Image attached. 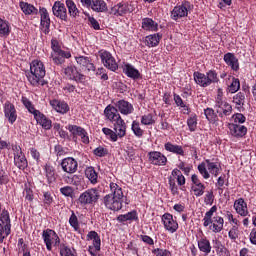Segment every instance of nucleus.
<instances>
[{
	"label": "nucleus",
	"instance_id": "nucleus-1",
	"mask_svg": "<svg viewBox=\"0 0 256 256\" xmlns=\"http://www.w3.org/2000/svg\"><path fill=\"white\" fill-rule=\"evenodd\" d=\"M111 193L104 197V205L110 211H121L123 208V189L115 182L110 183Z\"/></svg>",
	"mask_w": 256,
	"mask_h": 256
},
{
	"label": "nucleus",
	"instance_id": "nucleus-2",
	"mask_svg": "<svg viewBox=\"0 0 256 256\" xmlns=\"http://www.w3.org/2000/svg\"><path fill=\"white\" fill-rule=\"evenodd\" d=\"M46 73L45 64L41 60H33L30 64V74L27 75V79L33 87H43L47 85V81L44 79Z\"/></svg>",
	"mask_w": 256,
	"mask_h": 256
},
{
	"label": "nucleus",
	"instance_id": "nucleus-3",
	"mask_svg": "<svg viewBox=\"0 0 256 256\" xmlns=\"http://www.w3.org/2000/svg\"><path fill=\"white\" fill-rule=\"evenodd\" d=\"M42 239L46 245L47 251H53V247H59L61 239L57 232L51 229H46L42 232Z\"/></svg>",
	"mask_w": 256,
	"mask_h": 256
},
{
	"label": "nucleus",
	"instance_id": "nucleus-4",
	"mask_svg": "<svg viewBox=\"0 0 256 256\" xmlns=\"http://www.w3.org/2000/svg\"><path fill=\"white\" fill-rule=\"evenodd\" d=\"M97 201H99V191L95 188L84 191L78 198L80 205H93Z\"/></svg>",
	"mask_w": 256,
	"mask_h": 256
},
{
	"label": "nucleus",
	"instance_id": "nucleus-5",
	"mask_svg": "<svg viewBox=\"0 0 256 256\" xmlns=\"http://www.w3.org/2000/svg\"><path fill=\"white\" fill-rule=\"evenodd\" d=\"M98 53L101 62L103 63L104 67H106V69H109L110 71H117V69H119V65L117 64L115 57H113L109 51L100 50Z\"/></svg>",
	"mask_w": 256,
	"mask_h": 256
},
{
	"label": "nucleus",
	"instance_id": "nucleus-6",
	"mask_svg": "<svg viewBox=\"0 0 256 256\" xmlns=\"http://www.w3.org/2000/svg\"><path fill=\"white\" fill-rule=\"evenodd\" d=\"M87 241H92V245L88 247V252L92 256H97V253L101 251V237L95 231H90L86 236Z\"/></svg>",
	"mask_w": 256,
	"mask_h": 256
},
{
	"label": "nucleus",
	"instance_id": "nucleus-7",
	"mask_svg": "<svg viewBox=\"0 0 256 256\" xmlns=\"http://www.w3.org/2000/svg\"><path fill=\"white\" fill-rule=\"evenodd\" d=\"M12 150L14 151V165L18 169H21L22 171L24 169H27L29 164L27 162V158L25 157V154H23V150H21V147L14 145L12 147Z\"/></svg>",
	"mask_w": 256,
	"mask_h": 256
},
{
	"label": "nucleus",
	"instance_id": "nucleus-8",
	"mask_svg": "<svg viewBox=\"0 0 256 256\" xmlns=\"http://www.w3.org/2000/svg\"><path fill=\"white\" fill-rule=\"evenodd\" d=\"M64 74L66 77H68V79L71 81H76V83H85V80L87 79V76L79 72L75 66H68L64 68Z\"/></svg>",
	"mask_w": 256,
	"mask_h": 256
},
{
	"label": "nucleus",
	"instance_id": "nucleus-9",
	"mask_svg": "<svg viewBox=\"0 0 256 256\" xmlns=\"http://www.w3.org/2000/svg\"><path fill=\"white\" fill-rule=\"evenodd\" d=\"M215 109L221 119H223V117H229V115L233 113V107L231 104L221 100H218V102L215 103Z\"/></svg>",
	"mask_w": 256,
	"mask_h": 256
},
{
	"label": "nucleus",
	"instance_id": "nucleus-10",
	"mask_svg": "<svg viewBox=\"0 0 256 256\" xmlns=\"http://www.w3.org/2000/svg\"><path fill=\"white\" fill-rule=\"evenodd\" d=\"M162 222L164 229L169 231V233H175L177 229H179V223H177V220H174L173 215L170 213H165L162 215Z\"/></svg>",
	"mask_w": 256,
	"mask_h": 256
},
{
	"label": "nucleus",
	"instance_id": "nucleus-11",
	"mask_svg": "<svg viewBox=\"0 0 256 256\" xmlns=\"http://www.w3.org/2000/svg\"><path fill=\"white\" fill-rule=\"evenodd\" d=\"M189 15V2L182 3L181 5L175 6L171 11V18L174 21L187 17Z\"/></svg>",
	"mask_w": 256,
	"mask_h": 256
},
{
	"label": "nucleus",
	"instance_id": "nucleus-12",
	"mask_svg": "<svg viewBox=\"0 0 256 256\" xmlns=\"http://www.w3.org/2000/svg\"><path fill=\"white\" fill-rule=\"evenodd\" d=\"M191 181V191H193L195 197H202V195L205 193V184L201 182L197 174H193L191 176Z\"/></svg>",
	"mask_w": 256,
	"mask_h": 256
},
{
	"label": "nucleus",
	"instance_id": "nucleus-13",
	"mask_svg": "<svg viewBox=\"0 0 256 256\" xmlns=\"http://www.w3.org/2000/svg\"><path fill=\"white\" fill-rule=\"evenodd\" d=\"M52 13L54 17H57V19H61V21H67V8L61 1L54 2L52 6Z\"/></svg>",
	"mask_w": 256,
	"mask_h": 256
},
{
	"label": "nucleus",
	"instance_id": "nucleus-14",
	"mask_svg": "<svg viewBox=\"0 0 256 256\" xmlns=\"http://www.w3.org/2000/svg\"><path fill=\"white\" fill-rule=\"evenodd\" d=\"M61 167L65 173L73 175V173L77 172V167H79V164L77 163V160H75L74 158L68 157L62 160Z\"/></svg>",
	"mask_w": 256,
	"mask_h": 256
},
{
	"label": "nucleus",
	"instance_id": "nucleus-15",
	"mask_svg": "<svg viewBox=\"0 0 256 256\" xmlns=\"http://www.w3.org/2000/svg\"><path fill=\"white\" fill-rule=\"evenodd\" d=\"M68 130L70 131V133H72L74 137H77V136L81 137L82 143H84L85 145H88L89 136L87 135V131L84 128L77 125H69Z\"/></svg>",
	"mask_w": 256,
	"mask_h": 256
},
{
	"label": "nucleus",
	"instance_id": "nucleus-16",
	"mask_svg": "<svg viewBox=\"0 0 256 256\" xmlns=\"http://www.w3.org/2000/svg\"><path fill=\"white\" fill-rule=\"evenodd\" d=\"M127 13H131V9L127 3L120 2L110 9V15H114L115 17H123V15H127Z\"/></svg>",
	"mask_w": 256,
	"mask_h": 256
},
{
	"label": "nucleus",
	"instance_id": "nucleus-17",
	"mask_svg": "<svg viewBox=\"0 0 256 256\" xmlns=\"http://www.w3.org/2000/svg\"><path fill=\"white\" fill-rule=\"evenodd\" d=\"M149 161L152 165H167V157L161 152L152 151L148 153Z\"/></svg>",
	"mask_w": 256,
	"mask_h": 256
},
{
	"label": "nucleus",
	"instance_id": "nucleus-18",
	"mask_svg": "<svg viewBox=\"0 0 256 256\" xmlns=\"http://www.w3.org/2000/svg\"><path fill=\"white\" fill-rule=\"evenodd\" d=\"M4 115L8 119L9 123L13 125V123L17 121V110L15 109V105L11 102H6L4 105Z\"/></svg>",
	"mask_w": 256,
	"mask_h": 256
},
{
	"label": "nucleus",
	"instance_id": "nucleus-19",
	"mask_svg": "<svg viewBox=\"0 0 256 256\" xmlns=\"http://www.w3.org/2000/svg\"><path fill=\"white\" fill-rule=\"evenodd\" d=\"M104 115L108 121L111 123H115L121 119V114H119V110H117V106L108 105L104 110Z\"/></svg>",
	"mask_w": 256,
	"mask_h": 256
},
{
	"label": "nucleus",
	"instance_id": "nucleus-20",
	"mask_svg": "<svg viewBox=\"0 0 256 256\" xmlns=\"http://www.w3.org/2000/svg\"><path fill=\"white\" fill-rule=\"evenodd\" d=\"M115 107L122 115H131L134 111L133 104L126 100H119L115 103Z\"/></svg>",
	"mask_w": 256,
	"mask_h": 256
},
{
	"label": "nucleus",
	"instance_id": "nucleus-21",
	"mask_svg": "<svg viewBox=\"0 0 256 256\" xmlns=\"http://www.w3.org/2000/svg\"><path fill=\"white\" fill-rule=\"evenodd\" d=\"M50 59H52L55 65H63L65 63V59H71V52H55L51 53Z\"/></svg>",
	"mask_w": 256,
	"mask_h": 256
},
{
	"label": "nucleus",
	"instance_id": "nucleus-22",
	"mask_svg": "<svg viewBox=\"0 0 256 256\" xmlns=\"http://www.w3.org/2000/svg\"><path fill=\"white\" fill-rule=\"evenodd\" d=\"M234 209L241 217H247L249 210L247 209V202L243 198H239L234 202Z\"/></svg>",
	"mask_w": 256,
	"mask_h": 256
},
{
	"label": "nucleus",
	"instance_id": "nucleus-23",
	"mask_svg": "<svg viewBox=\"0 0 256 256\" xmlns=\"http://www.w3.org/2000/svg\"><path fill=\"white\" fill-rule=\"evenodd\" d=\"M40 19H41V26L44 28V33H49V27H51V18H49V12L47 8H40Z\"/></svg>",
	"mask_w": 256,
	"mask_h": 256
},
{
	"label": "nucleus",
	"instance_id": "nucleus-24",
	"mask_svg": "<svg viewBox=\"0 0 256 256\" xmlns=\"http://www.w3.org/2000/svg\"><path fill=\"white\" fill-rule=\"evenodd\" d=\"M75 60L82 69H86L87 71H95V64L91 62V58L87 56H76Z\"/></svg>",
	"mask_w": 256,
	"mask_h": 256
},
{
	"label": "nucleus",
	"instance_id": "nucleus-25",
	"mask_svg": "<svg viewBox=\"0 0 256 256\" xmlns=\"http://www.w3.org/2000/svg\"><path fill=\"white\" fill-rule=\"evenodd\" d=\"M223 225H225V220L221 216H214L211 219L210 230L212 233H221L223 231Z\"/></svg>",
	"mask_w": 256,
	"mask_h": 256
},
{
	"label": "nucleus",
	"instance_id": "nucleus-26",
	"mask_svg": "<svg viewBox=\"0 0 256 256\" xmlns=\"http://www.w3.org/2000/svg\"><path fill=\"white\" fill-rule=\"evenodd\" d=\"M229 130L233 137H245L247 135V127L239 124H229Z\"/></svg>",
	"mask_w": 256,
	"mask_h": 256
},
{
	"label": "nucleus",
	"instance_id": "nucleus-27",
	"mask_svg": "<svg viewBox=\"0 0 256 256\" xmlns=\"http://www.w3.org/2000/svg\"><path fill=\"white\" fill-rule=\"evenodd\" d=\"M226 65L231 67L232 71H239V59L233 53H226L224 55Z\"/></svg>",
	"mask_w": 256,
	"mask_h": 256
},
{
	"label": "nucleus",
	"instance_id": "nucleus-28",
	"mask_svg": "<svg viewBox=\"0 0 256 256\" xmlns=\"http://www.w3.org/2000/svg\"><path fill=\"white\" fill-rule=\"evenodd\" d=\"M114 131L117 137H125L127 135V125L125 124V120L121 118L120 120H116L114 123Z\"/></svg>",
	"mask_w": 256,
	"mask_h": 256
},
{
	"label": "nucleus",
	"instance_id": "nucleus-29",
	"mask_svg": "<svg viewBox=\"0 0 256 256\" xmlns=\"http://www.w3.org/2000/svg\"><path fill=\"white\" fill-rule=\"evenodd\" d=\"M34 118L36 119L37 123L43 127V129L49 130L51 127H53L51 120H49L48 117L41 112L35 114Z\"/></svg>",
	"mask_w": 256,
	"mask_h": 256
},
{
	"label": "nucleus",
	"instance_id": "nucleus-30",
	"mask_svg": "<svg viewBox=\"0 0 256 256\" xmlns=\"http://www.w3.org/2000/svg\"><path fill=\"white\" fill-rule=\"evenodd\" d=\"M50 105L57 111V113H61L65 115V113L69 112V105L65 102H61L59 100H50Z\"/></svg>",
	"mask_w": 256,
	"mask_h": 256
},
{
	"label": "nucleus",
	"instance_id": "nucleus-31",
	"mask_svg": "<svg viewBox=\"0 0 256 256\" xmlns=\"http://www.w3.org/2000/svg\"><path fill=\"white\" fill-rule=\"evenodd\" d=\"M164 149H166V151H169V153H174L175 155H181L182 157L185 155V150H183V146H179L171 142L166 143L164 145Z\"/></svg>",
	"mask_w": 256,
	"mask_h": 256
},
{
	"label": "nucleus",
	"instance_id": "nucleus-32",
	"mask_svg": "<svg viewBox=\"0 0 256 256\" xmlns=\"http://www.w3.org/2000/svg\"><path fill=\"white\" fill-rule=\"evenodd\" d=\"M66 7L68 9V15H70L72 19L79 17V8H77V4H75L73 0H66Z\"/></svg>",
	"mask_w": 256,
	"mask_h": 256
},
{
	"label": "nucleus",
	"instance_id": "nucleus-33",
	"mask_svg": "<svg viewBox=\"0 0 256 256\" xmlns=\"http://www.w3.org/2000/svg\"><path fill=\"white\" fill-rule=\"evenodd\" d=\"M142 29H144V31H157L159 29V24L154 22L151 18H144L142 20Z\"/></svg>",
	"mask_w": 256,
	"mask_h": 256
},
{
	"label": "nucleus",
	"instance_id": "nucleus-34",
	"mask_svg": "<svg viewBox=\"0 0 256 256\" xmlns=\"http://www.w3.org/2000/svg\"><path fill=\"white\" fill-rule=\"evenodd\" d=\"M123 71L127 77H130L131 79H139L140 73L139 70H137L135 67H133L131 64H125Z\"/></svg>",
	"mask_w": 256,
	"mask_h": 256
},
{
	"label": "nucleus",
	"instance_id": "nucleus-35",
	"mask_svg": "<svg viewBox=\"0 0 256 256\" xmlns=\"http://www.w3.org/2000/svg\"><path fill=\"white\" fill-rule=\"evenodd\" d=\"M204 114L209 123H213V125H219V116L215 113L213 108H206L204 110Z\"/></svg>",
	"mask_w": 256,
	"mask_h": 256
},
{
	"label": "nucleus",
	"instance_id": "nucleus-36",
	"mask_svg": "<svg viewBox=\"0 0 256 256\" xmlns=\"http://www.w3.org/2000/svg\"><path fill=\"white\" fill-rule=\"evenodd\" d=\"M20 8L21 11L26 15H37V13H39V10H37L35 6L27 2H20Z\"/></svg>",
	"mask_w": 256,
	"mask_h": 256
},
{
	"label": "nucleus",
	"instance_id": "nucleus-37",
	"mask_svg": "<svg viewBox=\"0 0 256 256\" xmlns=\"http://www.w3.org/2000/svg\"><path fill=\"white\" fill-rule=\"evenodd\" d=\"M194 81L200 87H209V81L207 80V75L201 72H194Z\"/></svg>",
	"mask_w": 256,
	"mask_h": 256
},
{
	"label": "nucleus",
	"instance_id": "nucleus-38",
	"mask_svg": "<svg viewBox=\"0 0 256 256\" xmlns=\"http://www.w3.org/2000/svg\"><path fill=\"white\" fill-rule=\"evenodd\" d=\"M161 37L162 36L159 33L146 36V45L148 47H157V45H159V42L161 41Z\"/></svg>",
	"mask_w": 256,
	"mask_h": 256
},
{
	"label": "nucleus",
	"instance_id": "nucleus-39",
	"mask_svg": "<svg viewBox=\"0 0 256 256\" xmlns=\"http://www.w3.org/2000/svg\"><path fill=\"white\" fill-rule=\"evenodd\" d=\"M198 249L202 251V253H205L206 255H209L211 253V242H209L208 239L202 238L198 241Z\"/></svg>",
	"mask_w": 256,
	"mask_h": 256
},
{
	"label": "nucleus",
	"instance_id": "nucleus-40",
	"mask_svg": "<svg viewBox=\"0 0 256 256\" xmlns=\"http://www.w3.org/2000/svg\"><path fill=\"white\" fill-rule=\"evenodd\" d=\"M137 219L139 218L136 211H131L117 217V221H119V223H125V221H137Z\"/></svg>",
	"mask_w": 256,
	"mask_h": 256
},
{
	"label": "nucleus",
	"instance_id": "nucleus-41",
	"mask_svg": "<svg viewBox=\"0 0 256 256\" xmlns=\"http://www.w3.org/2000/svg\"><path fill=\"white\" fill-rule=\"evenodd\" d=\"M0 221L1 225H4L6 227L7 232H9V228L11 229V217L9 216V211L7 210H2L0 214Z\"/></svg>",
	"mask_w": 256,
	"mask_h": 256
},
{
	"label": "nucleus",
	"instance_id": "nucleus-42",
	"mask_svg": "<svg viewBox=\"0 0 256 256\" xmlns=\"http://www.w3.org/2000/svg\"><path fill=\"white\" fill-rule=\"evenodd\" d=\"M10 33L11 27L9 26V22L0 18V37H9Z\"/></svg>",
	"mask_w": 256,
	"mask_h": 256
},
{
	"label": "nucleus",
	"instance_id": "nucleus-43",
	"mask_svg": "<svg viewBox=\"0 0 256 256\" xmlns=\"http://www.w3.org/2000/svg\"><path fill=\"white\" fill-rule=\"evenodd\" d=\"M206 164L209 173L214 175V177H217L219 173H221V166L217 165L214 162H211V160H206Z\"/></svg>",
	"mask_w": 256,
	"mask_h": 256
},
{
	"label": "nucleus",
	"instance_id": "nucleus-44",
	"mask_svg": "<svg viewBox=\"0 0 256 256\" xmlns=\"http://www.w3.org/2000/svg\"><path fill=\"white\" fill-rule=\"evenodd\" d=\"M214 213H217V206L215 205L212 206L210 210L205 213V216L203 218V221H204L203 225L205 227H209V225H211V220L213 219Z\"/></svg>",
	"mask_w": 256,
	"mask_h": 256
},
{
	"label": "nucleus",
	"instance_id": "nucleus-45",
	"mask_svg": "<svg viewBox=\"0 0 256 256\" xmlns=\"http://www.w3.org/2000/svg\"><path fill=\"white\" fill-rule=\"evenodd\" d=\"M91 8L97 13H103L107 9V3L103 0H96L92 2Z\"/></svg>",
	"mask_w": 256,
	"mask_h": 256
},
{
	"label": "nucleus",
	"instance_id": "nucleus-46",
	"mask_svg": "<svg viewBox=\"0 0 256 256\" xmlns=\"http://www.w3.org/2000/svg\"><path fill=\"white\" fill-rule=\"evenodd\" d=\"M85 175H86L87 179L90 180V183H92L93 185H95V183H97L98 174L95 171V168H93V167L86 168Z\"/></svg>",
	"mask_w": 256,
	"mask_h": 256
},
{
	"label": "nucleus",
	"instance_id": "nucleus-47",
	"mask_svg": "<svg viewBox=\"0 0 256 256\" xmlns=\"http://www.w3.org/2000/svg\"><path fill=\"white\" fill-rule=\"evenodd\" d=\"M233 103H235L237 109H243V105H245V94L243 92H239L234 95Z\"/></svg>",
	"mask_w": 256,
	"mask_h": 256
},
{
	"label": "nucleus",
	"instance_id": "nucleus-48",
	"mask_svg": "<svg viewBox=\"0 0 256 256\" xmlns=\"http://www.w3.org/2000/svg\"><path fill=\"white\" fill-rule=\"evenodd\" d=\"M22 103L26 107V109L29 111V113H32V115H37L40 111L35 109V106H33V103L26 97H22Z\"/></svg>",
	"mask_w": 256,
	"mask_h": 256
},
{
	"label": "nucleus",
	"instance_id": "nucleus-49",
	"mask_svg": "<svg viewBox=\"0 0 256 256\" xmlns=\"http://www.w3.org/2000/svg\"><path fill=\"white\" fill-rule=\"evenodd\" d=\"M174 101H175L177 107L184 108V115H189V107H187V105H185V102H183V99L181 98V96L174 94Z\"/></svg>",
	"mask_w": 256,
	"mask_h": 256
},
{
	"label": "nucleus",
	"instance_id": "nucleus-50",
	"mask_svg": "<svg viewBox=\"0 0 256 256\" xmlns=\"http://www.w3.org/2000/svg\"><path fill=\"white\" fill-rule=\"evenodd\" d=\"M9 235H11V228H8L7 232V226L0 223V243H3Z\"/></svg>",
	"mask_w": 256,
	"mask_h": 256
},
{
	"label": "nucleus",
	"instance_id": "nucleus-51",
	"mask_svg": "<svg viewBox=\"0 0 256 256\" xmlns=\"http://www.w3.org/2000/svg\"><path fill=\"white\" fill-rule=\"evenodd\" d=\"M132 131L136 137H143V129H141V124L137 121L132 122Z\"/></svg>",
	"mask_w": 256,
	"mask_h": 256
},
{
	"label": "nucleus",
	"instance_id": "nucleus-52",
	"mask_svg": "<svg viewBox=\"0 0 256 256\" xmlns=\"http://www.w3.org/2000/svg\"><path fill=\"white\" fill-rule=\"evenodd\" d=\"M142 125H155V119H153V114H145L141 117Z\"/></svg>",
	"mask_w": 256,
	"mask_h": 256
},
{
	"label": "nucleus",
	"instance_id": "nucleus-53",
	"mask_svg": "<svg viewBox=\"0 0 256 256\" xmlns=\"http://www.w3.org/2000/svg\"><path fill=\"white\" fill-rule=\"evenodd\" d=\"M69 223L74 231H79V219L77 218V215H75V212H72L69 218Z\"/></svg>",
	"mask_w": 256,
	"mask_h": 256
},
{
	"label": "nucleus",
	"instance_id": "nucleus-54",
	"mask_svg": "<svg viewBox=\"0 0 256 256\" xmlns=\"http://www.w3.org/2000/svg\"><path fill=\"white\" fill-rule=\"evenodd\" d=\"M206 78L208 80V85H211V83H217L219 81V78L217 77V74L215 71L210 70L206 74Z\"/></svg>",
	"mask_w": 256,
	"mask_h": 256
},
{
	"label": "nucleus",
	"instance_id": "nucleus-55",
	"mask_svg": "<svg viewBox=\"0 0 256 256\" xmlns=\"http://www.w3.org/2000/svg\"><path fill=\"white\" fill-rule=\"evenodd\" d=\"M198 171L204 179H209V177H211L209 171H207V165H205V163H201L198 165Z\"/></svg>",
	"mask_w": 256,
	"mask_h": 256
},
{
	"label": "nucleus",
	"instance_id": "nucleus-56",
	"mask_svg": "<svg viewBox=\"0 0 256 256\" xmlns=\"http://www.w3.org/2000/svg\"><path fill=\"white\" fill-rule=\"evenodd\" d=\"M241 82H239L238 78H233L232 83L229 86L230 93H237V90L240 89Z\"/></svg>",
	"mask_w": 256,
	"mask_h": 256
},
{
	"label": "nucleus",
	"instance_id": "nucleus-57",
	"mask_svg": "<svg viewBox=\"0 0 256 256\" xmlns=\"http://www.w3.org/2000/svg\"><path fill=\"white\" fill-rule=\"evenodd\" d=\"M187 125L189 127V131H195L197 129V116L188 118Z\"/></svg>",
	"mask_w": 256,
	"mask_h": 256
},
{
	"label": "nucleus",
	"instance_id": "nucleus-58",
	"mask_svg": "<svg viewBox=\"0 0 256 256\" xmlns=\"http://www.w3.org/2000/svg\"><path fill=\"white\" fill-rule=\"evenodd\" d=\"M102 132L104 133V135H106L107 137H110L111 141H117V133H115L113 130H111L110 128H103Z\"/></svg>",
	"mask_w": 256,
	"mask_h": 256
},
{
	"label": "nucleus",
	"instance_id": "nucleus-59",
	"mask_svg": "<svg viewBox=\"0 0 256 256\" xmlns=\"http://www.w3.org/2000/svg\"><path fill=\"white\" fill-rule=\"evenodd\" d=\"M60 193H62L64 197H73L74 190L71 186H65L60 188Z\"/></svg>",
	"mask_w": 256,
	"mask_h": 256
},
{
	"label": "nucleus",
	"instance_id": "nucleus-60",
	"mask_svg": "<svg viewBox=\"0 0 256 256\" xmlns=\"http://www.w3.org/2000/svg\"><path fill=\"white\" fill-rule=\"evenodd\" d=\"M215 201V195H213V191H208L204 197V203L206 205H213Z\"/></svg>",
	"mask_w": 256,
	"mask_h": 256
},
{
	"label": "nucleus",
	"instance_id": "nucleus-61",
	"mask_svg": "<svg viewBox=\"0 0 256 256\" xmlns=\"http://www.w3.org/2000/svg\"><path fill=\"white\" fill-rule=\"evenodd\" d=\"M152 253L156 256H171V252L167 249L156 248L152 250Z\"/></svg>",
	"mask_w": 256,
	"mask_h": 256
},
{
	"label": "nucleus",
	"instance_id": "nucleus-62",
	"mask_svg": "<svg viewBox=\"0 0 256 256\" xmlns=\"http://www.w3.org/2000/svg\"><path fill=\"white\" fill-rule=\"evenodd\" d=\"M60 255L61 256H75L71 249L65 245L60 246Z\"/></svg>",
	"mask_w": 256,
	"mask_h": 256
},
{
	"label": "nucleus",
	"instance_id": "nucleus-63",
	"mask_svg": "<svg viewBox=\"0 0 256 256\" xmlns=\"http://www.w3.org/2000/svg\"><path fill=\"white\" fill-rule=\"evenodd\" d=\"M93 153L94 155H96V157H105V155H107V149L103 148L102 146H99L96 149H94Z\"/></svg>",
	"mask_w": 256,
	"mask_h": 256
},
{
	"label": "nucleus",
	"instance_id": "nucleus-64",
	"mask_svg": "<svg viewBox=\"0 0 256 256\" xmlns=\"http://www.w3.org/2000/svg\"><path fill=\"white\" fill-rule=\"evenodd\" d=\"M46 177L48 182L55 183V171H53L51 168H46Z\"/></svg>",
	"mask_w": 256,
	"mask_h": 256
}]
</instances>
